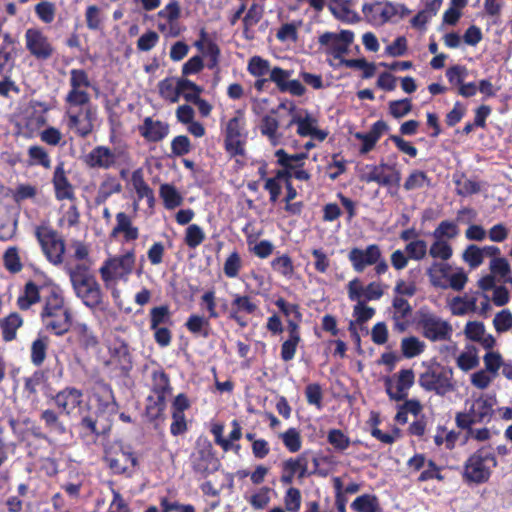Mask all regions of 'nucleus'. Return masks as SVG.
I'll return each mask as SVG.
<instances>
[{
	"label": "nucleus",
	"instance_id": "nucleus-25",
	"mask_svg": "<svg viewBox=\"0 0 512 512\" xmlns=\"http://www.w3.org/2000/svg\"><path fill=\"white\" fill-rule=\"evenodd\" d=\"M350 0H329L328 8L335 18L341 21L354 22L357 14L350 8Z\"/></svg>",
	"mask_w": 512,
	"mask_h": 512
},
{
	"label": "nucleus",
	"instance_id": "nucleus-18",
	"mask_svg": "<svg viewBox=\"0 0 512 512\" xmlns=\"http://www.w3.org/2000/svg\"><path fill=\"white\" fill-rule=\"evenodd\" d=\"M392 307L394 309L392 315L394 329L404 332L408 327V322L405 320L411 315L412 306L405 298L395 296L392 300Z\"/></svg>",
	"mask_w": 512,
	"mask_h": 512
},
{
	"label": "nucleus",
	"instance_id": "nucleus-19",
	"mask_svg": "<svg viewBox=\"0 0 512 512\" xmlns=\"http://www.w3.org/2000/svg\"><path fill=\"white\" fill-rule=\"evenodd\" d=\"M225 145L227 151L233 155L243 153L241 124L237 117L229 120L227 124Z\"/></svg>",
	"mask_w": 512,
	"mask_h": 512
},
{
	"label": "nucleus",
	"instance_id": "nucleus-56",
	"mask_svg": "<svg viewBox=\"0 0 512 512\" xmlns=\"http://www.w3.org/2000/svg\"><path fill=\"white\" fill-rule=\"evenodd\" d=\"M305 396L308 404L322 408L323 392L320 384L310 383L305 387Z\"/></svg>",
	"mask_w": 512,
	"mask_h": 512
},
{
	"label": "nucleus",
	"instance_id": "nucleus-45",
	"mask_svg": "<svg viewBox=\"0 0 512 512\" xmlns=\"http://www.w3.org/2000/svg\"><path fill=\"white\" fill-rule=\"evenodd\" d=\"M271 266L274 271L285 277H291L294 273V266L292 259L287 254L277 257L272 260Z\"/></svg>",
	"mask_w": 512,
	"mask_h": 512
},
{
	"label": "nucleus",
	"instance_id": "nucleus-44",
	"mask_svg": "<svg viewBox=\"0 0 512 512\" xmlns=\"http://www.w3.org/2000/svg\"><path fill=\"white\" fill-rule=\"evenodd\" d=\"M328 443L338 452H343L350 446V438L340 429H331L327 435Z\"/></svg>",
	"mask_w": 512,
	"mask_h": 512
},
{
	"label": "nucleus",
	"instance_id": "nucleus-4",
	"mask_svg": "<svg viewBox=\"0 0 512 512\" xmlns=\"http://www.w3.org/2000/svg\"><path fill=\"white\" fill-rule=\"evenodd\" d=\"M415 322L422 336L431 342L450 341L452 338V325L427 308L416 312Z\"/></svg>",
	"mask_w": 512,
	"mask_h": 512
},
{
	"label": "nucleus",
	"instance_id": "nucleus-60",
	"mask_svg": "<svg viewBox=\"0 0 512 512\" xmlns=\"http://www.w3.org/2000/svg\"><path fill=\"white\" fill-rule=\"evenodd\" d=\"M315 120L309 115L306 117H293L290 124H297V133L302 137L311 136L315 128Z\"/></svg>",
	"mask_w": 512,
	"mask_h": 512
},
{
	"label": "nucleus",
	"instance_id": "nucleus-39",
	"mask_svg": "<svg viewBox=\"0 0 512 512\" xmlns=\"http://www.w3.org/2000/svg\"><path fill=\"white\" fill-rule=\"evenodd\" d=\"M425 348V344L415 336L403 338L401 341L402 354L406 358H413L420 355Z\"/></svg>",
	"mask_w": 512,
	"mask_h": 512
},
{
	"label": "nucleus",
	"instance_id": "nucleus-59",
	"mask_svg": "<svg viewBox=\"0 0 512 512\" xmlns=\"http://www.w3.org/2000/svg\"><path fill=\"white\" fill-rule=\"evenodd\" d=\"M375 313V309L367 306L366 303H356L353 307V317L359 325H362L372 319Z\"/></svg>",
	"mask_w": 512,
	"mask_h": 512
},
{
	"label": "nucleus",
	"instance_id": "nucleus-41",
	"mask_svg": "<svg viewBox=\"0 0 512 512\" xmlns=\"http://www.w3.org/2000/svg\"><path fill=\"white\" fill-rule=\"evenodd\" d=\"M39 299L40 297L37 285L33 282H28L25 285L24 295L20 296L18 299V305L20 309L27 310L31 305L37 303Z\"/></svg>",
	"mask_w": 512,
	"mask_h": 512
},
{
	"label": "nucleus",
	"instance_id": "nucleus-34",
	"mask_svg": "<svg viewBox=\"0 0 512 512\" xmlns=\"http://www.w3.org/2000/svg\"><path fill=\"white\" fill-rule=\"evenodd\" d=\"M160 196L167 209H174L182 204L183 198L173 185L162 184L160 186Z\"/></svg>",
	"mask_w": 512,
	"mask_h": 512
},
{
	"label": "nucleus",
	"instance_id": "nucleus-30",
	"mask_svg": "<svg viewBox=\"0 0 512 512\" xmlns=\"http://www.w3.org/2000/svg\"><path fill=\"white\" fill-rule=\"evenodd\" d=\"M431 186V179L428 177L427 173L422 170H413L408 177L406 178L403 188L406 191H412L416 189H421L424 187Z\"/></svg>",
	"mask_w": 512,
	"mask_h": 512
},
{
	"label": "nucleus",
	"instance_id": "nucleus-43",
	"mask_svg": "<svg viewBox=\"0 0 512 512\" xmlns=\"http://www.w3.org/2000/svg\"><path fill=\"white\" fill-rule=\"evenodd\" d=\"M308 469V461L305 456L300 455L297 458H289L283 463V470L289 471L299 478L305 477Z\"/></svg>",
	"mask_w": 512,
	"mask_h": 512
},
{
	"label": "nucleus",
	"instance_id": "nucleus-2",
	"mask_svg": "<svg viewBox=\"0 0 512 512\" xmlns=\"http://www.w3.org/2000/svg\"><path fill=\"white\" fill-rule=\"evenodd\" d=\"M66 270L76 296L87 307H98L102 303L103 294L100 284L91 273L90 266L79 263L74 267H67Z\"/></svg>",
	"mask_w": 512,
	"mask_h": 512
},
{
	"label": "nucleus",
	"instance_id": "nucleus-7",
	"mask_svg": "<svg viewBox=\"0 0 512 512\" xmlns=\"http://www.w3.org/2000/svg\"><path fill=\"white\" fill-rule=\"evenodd\" d=\"M35 234L48 260L55 265L61 264L65 243L58 232L42 226L36 229Z\"/></svg>",
	"mask_w": 512,
	"mask_h": 512
},
{
	"label": "nucleus",
	"instance_id": "nucleus-46",
	"mask_svg": "<svg viewBox=\"0 0 512 512\" xmlns=\"http://www.w3.org/2000/svg\"><path fill=\"white\" fill-rule=\"evenodd\" d=\"M41 419L50 430L58 434L66 433L67 429L65 425L59 420L58 415L53 410H44L41 414Z\"/></svg>",
	"mask_w": 512,
	"mask_h": 512
},
{
	"label": "nucleus",
	"instance_id": "nucleus-27",
	"mask_svg": "<svg viewBox=\"0 0 512 512\" xmlns=\"http://www.w3.org/2000/svg\"><path fill=\"white\" fill-rule=\"evenodd\" d=\"M277 162L283 168H301L304 165V160L308 157L307 153H297L289 155L284 149H278L275 152Z\"/></svg>",
	"mask_w": 512,
	"mask_h": 512
},
{
	"label": "nucleus",
	"instance_id": "nucleus-9",
	"mask_svg": "<svg viewBox=\"0 0 512 512\" xmlns=\"http://www.w3.org/2000/svg\"><path fill=\"white\" fill-rule=\"evenodd\" d=\"M369 169V172L361 177L362 181L367 183L374 182L383 187L395 186L397 189L399 188L401 172L396 168V165H388L381 162L378 165H371Z\"/></svg>",
	"mask_w": 512,
	"mask_h": 512
},
{
	"label": "nucleus",
	"instance_id": "nucleus-53",
	"mask_svg": "<svg viewBox=\"0 0 512 512\" xmlns=\"http://www.w3.org/2000/svg\"><path fill=\"white\" fill-rule=\"evenodd\" d=\"M63 298L57 293H52L46 301L45 307L42 312V316L46 317L59 312L69 311L63 308Z\"/></svg>",
	"mask_w": 512,
	"mask_h": 512
},
{
	"label": "nucleus",
	"instance_id": "nucleus-52",
	"mask_svg": "<svg viewBox=\"0 0 512 512\" xmlns=\"http://www.w3.org/2000/svg\"><path fill=\"white\" fill-rule=\"evenodd\" d=\"M36 15L46 24L53 22L56 13V6L49 1H42L35 6Z\"/></svg>",
	"mask_w": 512,
	"mask_h": 512
},
{
	"label": "nucleus",
	"instance_id": "nucleus-14",
	"mask_svg": "<svg viewBox=\"0 0 512 512\" xmlns=\"http://www.w3.org/2000/svg\"><path fill=\"white\" fill-rule=\"evenodd\" d=\"M381 248L378 244H369L366 248H352L348 253V259L356 272H363L368 266H373L381 256Z\"/></svg>",
	"mask_w": 512,
	"mask_h": 512
},
{
	"label": "nucleus",
	"instance_id": "nucleus-15",
	"mask_svg": "<svg viewBox=\"0 0 512 512\" xmlns=\"http://www.w3.org/2000/svg\"><path fill=\"white\" fill-rule=\"evenodd\" d=\"M68 116V127L76 131L81 137L88 136L93 130V121L95 120L96 110L87 106L78 113L69 108L66 112Z\"/></svg>",
	"mask_w": 512,
	"mask_h": 512
},
{
	"label": "nucleus",
	"instance_id": "nucleus-55",
	"mask_svg": "<svg viewBox=\"0 0 512 512\" xmlns=\"http://www.w3.org/2000/svg\"><path fill=\"white\" fill-rule=\"evenodd\" d=\"M301 25V22L296 23H285L283 24L277 31L276 37L279 41H292L296 42L298 40V26Z\"/></svg>",
	"mask_w": 512,
	"mask_h": 512
},
{
	"label": "nucleus",
	"instance_id": "nucleus-61",
	"mask_svg": "<svg viewBox=\"0 0 512 512\" xmlns=\"http://www.w3.org/2000/svg\"><path fill=\"white\" fill-rule=\"evenodd\" d=\"M4 265L7 270L12 273L20 272L22 269V264L20 262V258L18 256V250L16 247H10L4 253Z\"/></svg>",
	"mask_w": 512,
	"mask_h": 512
},
{
	"label": "nucleus",
	"instance_id": "nucleus-12",
	"mask_svg": "<svg viewBox=\"0 0 512 512\" xmlns=\"http://www.w3.org/2000/svg\"><path fill=\"white\" fill-rule=\"evenodd\" d=\"M191 465L195 474L206 478L219 469L220 462L214 456L210 445L198 448L191 456Z\"/></svg>",
	"mask_w": 512,
	"mask_h": 512
},
{
	"label": "nucleus",
	"instance_id": "nucleus-3",
	"mask_svg": "<svg viewBox=\"0 0 512 512\" xmlns=\"http://www.w3.org/2000/svg\"><path fill=\"white\" fill-rule=\"evenodd\" d=\"M497 466V457L492 447L481 446L465 460L462 478L467 484L487 483L492 476L493 469Z\"/></svg>",
	"mask_w": 512,
	"mask_h": 512
},
{
	"label": "nucleus",
	"instance_id": "nucleus-6",
	"mask_svg": "<svg viewBox=\"0 0 512 512\" xmlns=\"http://www.w3.org/2000/svg\"><path fill=\"white\" fill-rule=\"evenodd\" d=\"M135 264V255L129 251L119 257L107 259L99 272L106 286L116 279L126 278L133 270Z\"/></svg>",
	"mask_w": 512,
	"mask_h": 512
},
{
	"label": "nucleus",
	"instance_id": "nucleus-58",
	"mask_svg": "<svg viewBox=\"0 0 512 512\" xmlns=\"http://www.w3.org/2000/svg\"><path fill=\"white\" fill-rule=\"evenodd\" d=\"M493 325L498 333H503L512 328V313L508 309L498 312L494 319Z\"/></svg>",
	"mask_w": 512,
	"mask_h": 512
},
{
	"label": "nucleus",
	"instance_id": "nucleus-16",
	"mask_svg": "<svg viewBox=\"0 0 512 512\" xmlns=\"http://www.w3.org/2000/svg\"><path fill=\"white\" fill-rule=\"evenodd\" d=\"M118 154L105 146H97L86 156L85 162L91 168L108 169L112 167Z\"/></svg>",
	"mask_w": 512,
	"mask_h": 512
},
{
	"label": "nucleus",
	"instance_id": "nucleus-50",
	"mask_svg": "<svg viewBox=\"0 0 512 512\" xmlns=\"http://www.w3.org/2000/svg\"><path fill=\"white\" fill-rule=\"evenodd\" d=\"M260 129L263 135L268 136L273 145H276L279 142L276 135L278 130V121L275 117L270 115L265 116L262 119Z\"/></svg>",
	"mask_w": 512,
	"mask_h": 512
},
{
	"label": "nucleus",
	"instance_id": "nucleus-23",
	"mask_svg": "<svg viewBox=\"0 0 512 512\" xmlns=\"http://www.w3.org/2000/svg\"><path fill=\"white\" fill-rule=\"evenodd\" d=\"M451 267L447 263L433 262L432 265L427 269V276L433 287L446 289L447 278Z\"/></svg>",
	"mask_w": 512,
	"mask_h": 512
},
{
	"label": "nucleus",
	"instance_id": "nucleus-36",
	"mask_svg": "<svg viewBox=\"0 0 512 512\" xmlns=\"http://www.w3.org/2000/svg\"><path fill=\"white\" fill-rule=\"evenodd\" d=\"M49 345V338L47 336L38 337L31 346V361L35 366H40L45 358Z\"/></svg>",
	"mask_w": 512,
	"mask_h": 512
},
{
	"label": "nucleus",
	"instance_id": "nucleus-29",
	"mask_svg": "<svg viewBox=\"0 0 512 512\" xmlns=\"http://www.w3.org/2000/svg\"><path fill=\"white\" fill-rule=\"evenodd\" d=\"M351 509L355 512H377L380 509L378 497L374 494L360 495L351 503Z\"/></svg>",
	"mask_w": 512,
	"mask_h": 512
},
{
	"label": "nucleus",
	"instance_id": "nucleus-57",
	"mask_svg": "<svg viewBox=\"0 0 512 512\" xmlns=\"http://www.w3.org/2000/svg\"><path fill=\"white\" fill-rule=\"evenodd\" d=\"M433 479L442 481L444 476L441 474V467H439L435 461L429 459L425 469L420 473L417 480L419 482H426Z\"/></svg>",
	"mask_w": 512,
	"mask_h": 512
},
{
	"label": "nucleus",
	"instance_id": "nucleus-62",
	"mask_svg": "<svg viewBox=\"0 0 512 512\" xmlns=\"http://www.w3.org/2000/svg\"><path fill=\"white\" fill-rule=\"evenodd\" d=\"M285 508L290 512H298L301 507V493L298 488L290 487L284 497Z\"/></svg>",
	"mask_w": 512,
	"mask_h": 512
},
{
	"label": "nucleus",
	"instance_id": "nucleus-35",
	"mask_svg": "<svg viewBox=\"0 0 512 512\" xmlns=\"http://www.w3.org/2000/svg\"><path fill=\"white\" fill-rule=\"evenodd\" d=\"M280 438L285 448L291 453L298 452L302 447L300 431L295 427L288 428L280 435Z\"/></svg>",
	"mask_w": 512,
	"mask_h": 512
},
{
	"label": "nucleus",
	"instance_id": "nucleus-38",
	"mask_svg": "<svg viewBox=\"0 0 512 512\" xmlns=\"http://www.w3.org/2000/svg\"><path fill=\"white\" fill-rule=\"evenodd\" d=\"M22 325V319L17 314H10L0 324L5 341H12L16 337L17 329Z\"/></svg>",
	"mask_w": 512,
	"mask_h": 512
},
{
	"label": "nucleus",
	"instance_id": "nucleus-42",
	"mask_svg": "<svg viewBox=\"0 0 512 512\" xmlns=\"http://www.w3.org/2000/svg\"><path fill=\"white\" fill-rule=\"evenodd\" d=\"M413 105L410 98L390 101L388 104L389 114L395 119L403 118L412 111Z\"/></svg>",
	"mask_w": 512,
	"mask_h": 512
},
{
	"label": "nucleus",
	"instance_id": "nucleus-22",
	"mask_svg": "<svg viewBox=\"0 0 512 512\" xmlns=\"http://www.w3.org/2000/svg\"><path fill=\"white\" fill-rule=\"evenodd\" d=\"M169 126L161 121H154L152 118H145L143 125L140 127L141 135L151 142L161 141L167 136Z\"/></svg>",
	"mask_w": 512,
	"mask_h": 512
},
{
	"label": "nucleus",
	"instance_id": "nucleus-5",
	"mask_svg": "<svg viewBox=\"0 0 512 512\" xmlns=\"http://www.w3.org/2000/svg\"><path fill=\"white\" fill-rule=\"evenodd\" d=\"M419 385L425 391L435 392L439 396H445L455 391L457 387L453 369L440 364L429 367L425 372L421 373Z\"/></svg>",
	"mask_w": 512,
	"mask_h": 512
},
{
	"label": "nucleus",
	"instance_id": "nucleus-31",
	"mask_svg": "<svg viewBox=\"0 0 512 512\" xmlns=\"http://www.w3.org/2000/svg\"><path fill=\"white\" fill-rule=\"evenodd\" d=\"M109 467L118 474L125 473L129 467L137 464V459L132 454L122 452L118 457L107 458Z\"/></svg>",
	"mask_w": 512,
	"mask_h": 512
},
{
	"label": "nucleus",
	"instance_id": "nucleus-11",
	"mask_svg": "<svg viewBox=\"0 0 512 512\" xmlns=\"http://www.w3.org/2000/svg\"><path fill=\"white\" fill-rule=\"evenodd\" d=\"M26 48L38 60H47L54 54V47L47 36L37 28H29L25 32Z\"/></svg>",
	"mask_w": 512,
	"mask_h": 512
},
{
	"label": "nucleus",
	"instance_id": "nucleus-24",
	"mask_svg": "<svg viewBox=\"0 0 512 512\" xmlns=\"http://www.w3.org/2000/svg\"><path fill=\"white\" fill-rule=\"evenodd\" d=\"M43 318L46 328L53 331L56 335H63L70 329L71 314L69 311L59 312Z\"/></svg>",
	"mask_w": 512,
	"mask_h": 512
},
{
	"label": "nucleus",
	"instance_id": "nucleus-33",
	"mask_svg": "<svg viewBox=\"0 0 512 512\" xmlns=\"http://www.w3.org/2000/svg\"><path fill=\"white\" fill-rule=\"evenodd\" d=\"M435 241L429 247V255L434 259H440L442 261L449 260L453 255L452 246L443 239L434 238Z\"/></svg>",
	"mask_w": 512,
	"mask_h": 512
},
{
	"label": "nucleus",
	"instance_id": "nucleus-64",
	"mask_svg": "<svg viewBox=\"0 0 512 512\" xmlns=\"http://www.w3.org/2000/svg\"><path fill=\"white\" fill-rule=\"evenodd\" d=\"M300 341L301 338L288 337V339L282 343L280 356L284 362H289L295 357Z\"/></svg>",
	"mask_w": 512,
	"mask_h": 512
},
{
	"label": "nucleus",
	"instance_id": "nucleus-21",
	"mask_svg": "<svg viewBox=\"0 0 512 512\" xmlns=\"http://www.w3.org/2000/svg\"><path fill=\"white\" fill-rule=\"evenodd\" d=\"M52 182L55 189V196L58 200L74 199L73 187L65 175L63 164H59L55 168Z\"/></svg>",
	"mask_w": 512,
	"mask_h": 512
},
{
	"label": "nucleus",
	"instance_id": "nucleus-48",
	"mask_svg": "<svg viewBox=\"0 0 512 512\" xmlns=\"http://www.w3.org/2000/svg\"><path fill=\"white\" fill-rule=\"evenodd\" d=\"M65 101L67 104L70 105V108L81 106L83 108L89 106L90 96L87 91L84 89H71L66 98Z\"/></svg>",
	"mask_w": 512,
	"mask_h": 512
},
{
	"label": "nucleus",
	"instance_id": "nucleus-63",
	"mask_svg": "<svg viewBox=\"0 0 512 512\" xmlns=\"http://www.w3.org/2000/svg\"><path fill=\"white\" fill-rule=\"evenodd\" d=\"M148 401L149 404L146 407L147 416L150 418V420L159 419L165 407V400L162 399V396H158V398L149 396Z\"/></svg>",
	"mask_w": 512,
	"mask_h": 512
},
{
	"label": "nucleus",
	"instance_id": "nucleus-28",
	"mask_svg": "<svg viewBox=\"0 0 512 512\" xmlns=\"http://www.w3.org/2000/svg\"><path fill=\"white\" fill-rule=\"evenodd\" d=\"M131 181L138 198H146L149 206H153L155 200L153 191L144 181L142 172L140 170H136L133 172Z\"/></svg>",
	"mask_w": 512,
	"mask_h": 512
},
{
	"label": "nucleus",
	"instance_id": "nucleus-37",
	"mask_svg": "<svg viewBox=\"0 0 512 512\" xmlns=\"http://www.w3.org/2000/svg\"><path fill=\"white\" fill-rule=\"evenodd\" d=\"M404 250L410 260L421 261L427 255L428 245L423 239H414L406 244Z\"/></svg>",
	"mask_w": 512,
	"mask_h": 512
},
{
	"label": "nucleus",
	"instance_id": "nucleus-47",
	"mask_svg": "<svg viewBox=\"0 0 512 512\" xmlns=\"http://www.w3.org/2000/svg\"><path fill=\"white\" fill-rule=\"evenodd\" d=\"M28 156L31 160V164L41 165L46 169L51 167V160L48 156V153L41 146L34 145L29 147Z\"/></svg>",
	"mask_w": 512,
	"mask_h": 512
},
{
	"label": "nucleus",
	"instance_id": "nucleus-40",
	"mask_svg": "<svg viewBox=\"0 0 512 512\" xmlns=\"http://www.w3.org/2000/svg\"><path fill=\"white\" fill-rule=\"evenodd\" d=\"M383 24L391 21L394 17L404 18L410 14V10L404 4H394L392 2L383 3Z\"/></svg>",
	"mask_w": 512,
	"mask_h": 512
},
{
	"label": "nucleus",
	"instance_id": "nucleus-1",
	"mask_svg": "<svg viewBox=\"0 0 512 512\" xmlns=\"http://www.w3.org/2000/svg\"><path fill=\"white\" fill-rule=\"evenodd\" d=\"M496 402V397L488 394H480L466 399L464 410L455 414L456 427L470 429L477 424L490 423L495 414Z\"/></svg>",
	"mask_w": 512,
	"mask_h": 512
},
{
	"label": "nucleus",
	"instance_id": "nucleus-10",
	"mask_svg": "<svg viewBox=\"0 0 512 512\" xmlns=\"http://www.w3.org/2000/svg\"><path fill=\"white\" fill-rule=\"evenodd\" d=\"M395 377V385L390 377L384 380L385 390L391 400L402 401L407 398L409 389L414 385L415 374L412 369H401Z\"/></svg>",
	"mask_w": 512,
	"mask_h": 512
},
{
	"label": "nucleus",
	"instance_id": "nucleus-17",
	"mask_svg": "<svg viewBox=\"0 0 512 512\" xmlns=\"http://www.w3.org/2000/svg\"><path fill=\"white\" fill-rule=\"evenodd\" d=\"M82 392L76 388H65L58 392L53 400L61 412L70 415L72 410L82 403Z\"/></svg>",
	"mask_w": 512,
	"mask_h": 512
},
{
	"label": "nucleus",
	"instance_id": "nucleus-13",
	"mask_svg": "<svg viewBox=\"0 0 512 512\" xmlns=\"http://www.w3.org/2000/svg\"><path fill=\"white\" fill-rule=\"evenodd\" d=\"M193 90L196 92H203V88L196 85L194 82L186 78H178L175 82L174 78H165L158 83L159 94L162 98L177 103L179 101L181 92L185 90Z\"/></svg>",
	"mask_w": 512,
	"mask_h": 512
},
{
	"label": "nucleus",
	"instance_id": "nucleus-51",
	"mask_svg": "<svg viewBox=\"0 0 512 512\" xmlns=\"http://www.w3.org/2000/svg\"><path fill=\"white\" fill-rule=\"evenodd\" d=\"M463 260L471 268L479 267L484 261L481 248L475 244L468 245L463 252Z\"/></svg>",
	"mask_w": 512,
	"mask_h": 512
},
{
	"label": "nucleus",
	"instance_id": "nucleus-20",
	"mask_svg": "<svg viewBox=\"0 0 512 512\" xmlns=\"http://www.w3.org/2000/svg\"><path fill=\"white\" fill-rule=\"evenodd\" d=\"M462 214H472L474 211L470 208H462L458 211L456 222L450 220L441 221L438 226L434 229L432 235L434 238L440 239H454L459 235V227L457 222L461 221Z\"/></svg>",
	"mask_w": 512,
	"mask_h": 512
},
{
	"label": "nucleus",
	"instance_id": "nucleus-26",
	"mask_svg": "<svg viewBox=\"0 0 512 512\" xmlns=\"http://www.w3.org/2000/svg\"><path fill=\"white\" fill-rule=\"evenodd\" d=\"M339 65L345 66L347 68L362 70V78L363 79H370L376 73L375 63L368 62L365 58H358V59L341 58V62L339 63Z\"/></svg>",
	"mask_w": 512,
	"mask_h": 512
},
{
	"label": "nucleus",
	"instance_id": "nucleus-32",
	"mask_svg": "<svg viewBox=\"0 0 512 512\" xmlns=\"http://www.w3.org/2000/svg\"><path fill=\"white\" fill-rule=\"evenodd\" d=\"M383 2L375 1L373 3H365L362 6V13L368 23L374 26L383 25Z\"/></svg>",
	"mask_w": 512,
	"mask_h": 512
},
{
	"label": "nucleus",
	"instance_id": "nucleus-54",
	"mask_svg": "<svg viewBox=\"0 0 512 512\" xmlns=\"http://www.w3.org/2000/svg\"><path fill=\"white\" fill-rule=\"evenodd\" d=\"M205 239V233L200 226L192 224L186 229L185 243L190 248H196Z\"/></svg>",
	"mask_w": 512,
	"mask_h": 512
},
{
	"label": "nucleus",
	"instance_id": "nucleus-49",
	"mask_svg": "<svg viewBox=\"0 0 512 512\" xmlns=\"http://www.w3.org/2000/svg\"><path fill=\"white\" fill-rule=\"evenodd\" d=\"M347 293L350 301L365 303L364 286L359 278H354L348 282Z\"/></svg>",
	"mask_w": 512,
	"mask_h": 512
},
{
	"label": "nucleus",
	"instance_id": "nucleus-8",
	"mask_svg": "<svg viewBox=\"0 0 512 512\" xmlns=\"http://www.w3.org/2000/svg\"><path fill=\"white\" fill-rule=\"evenodd\" d=\"M354 41V32L341 30L339 33L325 32L319 36L318 42L326 47V53L341 62L344 54L349 52V47Z\"/></svg>",
	"mask_w": 512,
	"mask_h": 512
}]
</instances>
